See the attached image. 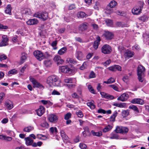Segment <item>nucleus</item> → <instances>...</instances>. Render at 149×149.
<instances>
[{
	"label": "nucleus",
	"mask_w": 149,
	"mask_h": 149,
	"mask_svg": "<svg viewBox=\"0 0 149 149\" xmlns=\"http://www.w3.org/2000/svg\"><path fill=\"white\" fill-rule=\"evenodd\" d=\"M91 133L93 136H100L102 135V132L101 131L96 132L94 130H92L91 131Z\"/></svg>",
	"instance_id": "nucleus-34"
},
{
	"label": "nucleus",
	"mask_w": 149,
	"mask_h": 149,
	"mask_svg": "<svg viewBox=\"0 0 149 149\" xmlns=\"http://www.w3.org/2000/svg\"><path fill=\"white\" fill-rule=\"evenodd\" d=\"M131 102L133 104H143L144 103L143 100L139 98H134L131 100Z\"/></svg>",
	"instance_id": "nucleus-17"
},
{
	"label": "nucleus",
	"mask_w": 149,
	"mask_h": 149,
	"mask_svg": "<svg viewBox=\"0 0 149 149\" xmlns=\"http://www.w3.org/2000/svg\"><path fill=\"white\" fill-rule=\"evenodd\" d=\"M102 36L106 40H111L113 38L114 35L112 32L107 31L104 32Z\"/></svg>",
	"instance_id": "nucleus-9"
},
{
	"label": "nucleus",
	"mask_w": 149,
	"mask_h": 149,
	"mask_svg": "<svg viewBox=\"0 0 149 149\" xmlns=\"http://www.w3.org/2000/svg\"><path fill=\"white\" fill-rule=\"evenodd\" d=\"M7 56L4 54H0V61L2 62L3 60L7 59Z\"/></svg>",
	"instance_id": "nucleus-47"
},
{
	"label": "nucleus",
	"mask_w": 149,
	"mask_h": 149,
	"mask_svg": "<svg viewBox=\"0 0 149 149\" xmlns=\"http://www.w3.org/2000/svg\"><path fill=\"white\" fill-rule=\"evenodd\" d=\"M75 114L78 117L80 118H82L84 116L82 111L80 110L77 111L75 112Z\"/></svg>",
	"instance_id": "nucleus-39"
},
{
	"label": "nucleus",
	"mask_w": 149,
	"mask_h": 149,
	"mask_svg": "<svg viewBox=\"0 0 149 149\" xmlns=\"http://www.w3.org/2000/svg\"><path fill=\"white\" fill-rule=\"evenodd\" d=\"M23 13H24L26 15H30L32 13L31 10L29 9L28 8L25 9L24 11H23Z\"/></svg>",
	"instance_id": "nucleus-46"
},
{
	"label": "nucleus",
	"mask_w": 149,
	"mask_h": 149,
	"mask_svg": "<svg viewBox=\"0 0 149 149\" xmlns=\"http://www.w3.org/2000/svg\"><path fill=\"white\" fill-rule=\"evenodd\" d=\"M67 49L66 47H63L60 49L58 52V54L60 55H62L65 53Z\"/></svg>",
	"instance_id": "nucleus-31"
},
{
	"label": "nucleus",
	"mask_w": 149,
	"mask_h": 149,
	"mask_svg": "<svg viewBox=\"0 0 149 149\" xmlns=\"http://www.w3.org/2000/svg\"><path fill=\"white\" fill-rule=\"evenodd\" d=\"M118 113L117 111H115L113 113L112 116L110 118V120L111 121H115V118L117 116Z\"/></svg>",
	"instance_id": "nucleus-27"
},
{
	"label": "nucleus",
	"mask_w": 149,
	"mask_h": 149,
	"mask_svg": "<svg viewBox=\"0 0 149 149\" xmlns=\"http://www.w3.org/2000/svg\"><path fill=\"white\" fill-rule=\"evenodd\" d=\"M61 136L64 139H66L67 136L65 135V134L63 130H61L60 132Z\"/></svg>",
	"instance_id": "nucleus-59"
},
{
	"label": "nucleus",
	"mask_w": 149,
	"mask_h": 149,
	"mask_svg": "<svg viewBox=\"0 0 149 149\" xmlns=\"http://www.w3.org/2000/svg\"><path fill=\"white\" fill-rule=\"evenodd\" d=\"M129 108L130 109L133 110L134 111L136 112L137 113H139V112L138 108L136 106L133 105H130L129 106Z\"/></svg>",
	"instance_id": "nucleus-33"
},
{
	"label": "nucleus",
	"mask_w": 149,
	"mask_h": 149,
	"mask_svg": "<svg viewBox=\"0 0 149 149\" xmlns=\"http://www.w3.org/2000/svg\"><path fill=\"white\" fill-rule=\"evenodd\" d=\"M29 25H35L38 23V21L36 19H30L26 22Z\"/></svg>",
	"instance_id": "nucleus-18"
},
{
	"label": "nucleus",
	"mask_w": 149,
	"mask_h": 149,
	"mask_svg": "<svg viewBox=\"0 0 149 149\" xmlns=\"http://www.w3.org/2000/svg\"><path fill=\"white\" fill-rule=\"evenodd\" d=\"M122 113L123 115L125 116H126L129 115V112L128 110H124L122 111Z\"/></svg>",
	"instance_id": "nucleus-60"
},
{
	"label": "nucleus",
	"mask_w": 149,
	"mask_h": 149,
	"mask_svg": "<svg viewBox=\"0 0 149 149\" xmlns=\"http://www.w3.org/2000/svg\"><path fill=\"white\" fill-rule=\"evenodd\" d=\"M34 129L33 127L31 126H28L25 127L23 129L24 132H29L33 130Z\"/></svg>",
	"instance_id": "nucleus-29"
},
{
	"label": "nucleus",
	"mask_w": 149,
	"mask_h": 149,
	"mask_svg": "<svg viewBox=\"0 0 149 149\" xmlns=\"http://www.w3.org/2000/svg\"><path fill=\"white\" fill-rule=\"evenodd\" d=\"M100 94L101 95L102 97L104 98L109 97V95L103 92H100Z\"/></svg>",
	"instance_id": "nucleus-57"
},
{
	"label": "nucleus",
	"mask_w": 149,
	"mask_h": 149,
	"mask_svg": "<svg viewBox=\"0 0 149 149\" xmlns=\"http://www.w3.org/2000/svg\"><path fill=\"white\" fill-rule=\"evenodd\" d=\"M45 111V108L42 106H40L39 108L36 110L37 115L40 116H41L43 114Z\"/></svg>",
	"instance_id": "nucleus-13"
},
{
	"label": "nucleus",
	"mask_w": 149,
	"mask_h": 149,
	"mask_svg": "<svg viewBox=\"0 0 149 149\" xmlns=\"http://www.w3.org/2000/svg\"><path fill=\"white\" fill-rule=\"evenodd\" d=\"M79 146L81 149H86V146L85 144L80 143Z\"/></svg>",
	"instance_id": "nucleus-63"
},
{
	"label": "nucleus",
	"mask_w": 149,
	"mask_h": 149,
	"mask_svg": "<svg viewBox=\"0 0 149 149\" xmlns=\"http://www.w3.org/2000/svg\"><path fill=\"white\" fill-rule=\"evenodd\" d=\"M145 70L144 67L141 65H139L137 69V74H143Z\"/></svg>",
	"instance_id": "nucleus-19"
},
{
	"label": "nucleus",
	"mask_w": 149,
	"mask_h": 149,
	"mask_svg": "<svg viewBox=\"0 0 149 149\" xmlns=\"http://www.w3.org/2000/svg\"><path fill=\"white\" fill-rule=\"evenodd\" d=\"M5 95V94L4 93L2 92L0 93V104L2 103Z\"/></svg>",
	"instance_id": "nucleus-54"
},
{
	"label": "nucleus",
	"mask_w": 149,
	"mask_h": 149,
	"mask_svg": "<svg viewBox=\"0 0 149 149\" xmlns=\"http://www.w3.org/2000/svg\"><path fill=\"white\" fill-rule=\"evenodd\" d=\"M59 70L61 72L71 74L72 73L73 70L69 68L67 65L62 66L59 68Z\"/></svg>",
	"instance_id": "nucleus-4"
},
{
	"label": "nucleus",
	"mask_w": 149,
	"mask_h": 149,
	"mask_svg": "<svg viewBox=\"0 0 149 149\" xmlns=\"http://www.w3.org/2000/svg\"><path fill=\"white\" fill-rule=\"evenodd\" d=\"M46 82L50 87L62 86L60 82L58 80L57 77L54 75L49 77L47 79Z\"/></svg>",
	"instance_id": "nucleus-1"
},
{
	"label": "nucleus",
	"mask_w": 149,
	"mask_h": 149,
	"mask_svg": "<svg viewBox=\"0 0 149 149\" xmlns=\"http://www.w3.org/2000/svg\"><path fill=\"white\" fill-rule=\"evenodd\" d=\"M112 51L110 46L107 44L104 45L101 48L102 52L104 54H109Z\"/></svg>",
	"instance_id": "nucleus-7"
},
{
	"label": "nucleus",
	"mask_w": 149,
	"mask_h": 149,
	"mask_svg": "<svg viewBox=\"0 0 149 149\" xmlns=\"http://www.w3.org/2000/svg\"><path fill=\"white\" fill-rule=\"evenodd\" d=\"M76 56L77 58L79 60H82L83 58V55L82 52L79 51H77L76 53Z\"/></svg>",
	"instance_id": "nucleus-22"
},
{
	"label": "nucleus",
	"mask_w": 149,
	"mask_h": 149,
	"mask_svg": "<svg viewBox=\"0 0 149 149\" xmlns=\"http://www.w3.org/2000/svg\"><path fill=\"white\" fill-rule=\"evenodd\" d=\"M43 59L47 58L50 56V55L49 53V52H45L44 53H43Z\"/></svg>",
	"instance_id": "nucleus-43"
},
{
	"label": "nucleus",
	"mask_w": 149,
	"mask_h": 149,
	"mask_svg": "<svg viewBox=\"0 0 149 149\" xmlns=\"http://www.w3.org/2000/svg\"><path fill=\"white\" fill-rule=\"evenodd\" d=\"M48 119L50 122L55 123L58 120V117L54 114H51L48 115Z\"/></svg>",
	"instance_id": "nucleus-10"
},
{
	"label": "nucleus",
	"mask_w": 149,
	"mask_h": 149,
	"mask_svg": "<svg viewBox=\"0 0 149 149\" xmlns=\"http://www.w3.org/2000/svg\"><path fill=\"white\" fill-rule=\"evenodd\" d=\"M113 105L120 108H125L127 106L126 104L123 102L119 103L114 102L113 104Z\"/></svg>",
	"instance_id": "nucleus-21"
},
{
	"label": "nucleus",
	"mask_w": 149,
	"mask_h": 149,
	"mask_svg": "<svg viewBox=\"0 0 149 149\" xmlns=\"http://www.w3.org/2000/svg\"><path fill=\"white\" fill-rule=\"evenodd\" d=\"M26 144V145H31L33 142V140L30 137H27L25 138Z\"/></svg>",
	"instance_id": "nucleus-23"
},
{
	"label": "nucleus",
	"mask_w": 149,
	"mask_h": 149,
	"mask_svg": "<svg viewBox=\"0 0 149 149\" xmlns=\"http://www.w3.org/2000/svg\"><path fill=\"white\" fill-rule=\"evenodd\" d=\"M134 55V53L133 52L127 49L125 52V53L124 54L123 56L125 58H129L132 57Z\"/></svg>",
	"instance_id": "nucleus-15"
},
{
	"label": "nucleus",
	"mask_w": 149,
	"mask_h": 149,
	"mask_svg": "<svg viewBox=\"0 0 149 149\" xmlns=\"http://www.w3.org/2000/svg\"><path fill=\"white\" fill-rule=\"evenodd\" d=\"M50 132L52 133H54L56 134L58 130L57 128L56 127H51L50 129Z\"/></svg>",
	"instance_id": "nucleus-48"
},
{
	"label": "nucleus",
	"mask_w": 149,
	"mask_h": 149,
	"mask_svg": "<svg viewBox=\"0 0 149 149\" xmlns=\"http://www.w3.org/2000/svg\"><path fill=\"white\" fill-rule=\"evenodd\" d=\"M118 50L122 54H123L125 53V52L127 50H126L125 48L122 46H120L118 47Z\"/></svg>",
	"instance_id": "nucleus-37"
},
{
	"label": "nucleus",
	"mask_w": 149,
	"mask_h": 149,
	"mask_svg": "<svg viewBox=\"0 0 149 149\" xmlns=\"http://www.w3.org/2000/svg\"><path fill=\"white\" fill-rule=\"evenodd\" d=\"M17 73V71L15 69H13L10 70L8 72V75L15 74Z\"/></svg>",
	"instance_id": "nucleus-50"
},
{
	"label": "nucleus",
	"mask_w": 149,
	"mask_h": 149,
	"mask_svg": "<svg viewBox=\"0 0 149 149\" xmlns=\"http://www.w3.org/2000/svg\"><path fill=\"white\" fill-rule=\"evenodd\" d=\"M4 106L8 109L10 110L13 107V103L10 100H7L5 102Z\"/></svg>",
	"instance_id": "nucleus-11"
},
{
	"label": "nucleus",
	"mask_w": 149,
	"mask_h": 149,
	"mask_svg": "<svg viewBox=\"0 0 149 149\" xmlns=\"http://www.w3.org/2000/svg\"><path fill=\"white\" fill-rule=\"evenodd\" d=\"M106 22L108 26H111L113 24L112 21L109 19H107L106 20Z\"/></svg>",
	"instance_id": "nucleus-56"
},
{
	"label": "nucleus",
	"mask_w": 149,
	"mask_h": 149,
	"mask_svg": "<svg viewBox=\"0 0 149 149\" xmlns=\"http://www.w3.org/2000/svg\"><path fill=\"white\" fill-rule=\"evenodd\" d=\"M142 75L143 74H137V75L138 76V79H139V81L141 82H142L143 80V79L142 77Z\"/></svg>",
	"instance_id": "nucleus-61"
},
{
	"label": "nucleus",
	"mask_w": 149,
	"mask_h": 149,
	"mask_svg": "<svg viewBox=\"0 0 149 149\" xmlns=\"http://www.w3.org/2000/svg\"><path fill=\"white\" fill-rule=\"evenodd\" d=\"M101 41V39L99 36H98L96 38V40L94 41L93 46L94 48L96 49L100 45V42Z\"/></svg>",
	"instance_id": "nucleus-20"
},
{
	"label": "nucleus",
	"mask_w": 149,
	"mask_h": 149,
	"mask_svg": "<svg viewBox=\"0 0 149 149\" xmlns=\"http://www.w3.org/2000/svg\"><path fill=\"white\" fill-rule=\"evenodd\" d=\"M113 125H108L103 129V131L104 132H106L111 130L113 127Z\"/></svg>",
	"instance_id": "nucleus-30"
},
{
	"label": "nucleus",
	"mask_w": 149,
	"mask_h": 149,
	"mask_svg": "<svg viewBox=\"0 0 149 149\" xmlns=\"http://www.w3.org/2000/svg\"><path fill=\"white\" fill-rule=\"evenodd\" d=\"M87 68V65L85 63H84L80 67V69L81 70H84Z\"/></svg>",
	"instance_id": "nucleus-58"
},
{
	"label": "nucleus",
	"mask_w": 149,
	"mask_h": 149,
	"mask_svg": "<svg viewBox=\"0 0 149 149\" xmlns=\"http://www.w3.org/2000/svg\"><path fill=\"white\" fill-rule=\"evenodd\" d=\"M33 16L42 19L43 20H46L48 17V13L46 12H43L42 13L37 12L34 14Z\"/></svg>",
	"instance_id": "nucleus-2"
},
{
	"label": "nucleus",
	"mask_w": 149,
	"mask_h": 149,
	"mask_svg": "<svg viewBox=\"0 0 149 149\" xmlns=\"http://www.w3.org/2000/svg\"><path fill=\"white\" fill-rule=\"evenodd\" d=\"M116 25L119 27H124L125 26L123 23L120 22H118L116 23Z\"/></svg>",
	"instance_id": "nucleus-62"
},
{
	"label": "nucleus",
	"mask_w": 149,
	"mask_h": 149,
	"mask_svg": "<svg viewBox=\"0 0 149 149\" xmlns=\"http://www.w3.org/2000/svg\"><path fill=\"white\" fill-rule=\"evenodd\" d=\"M27 58V54L24 53H22L21 57V63H24L26 60Z\"/></svg>",
	"instance_id": "nucleus-24"
},
{
	"label": "nucleus",
	"mask_w": 149,
	"mask_h": 149,
	"mask_svg": "<svg viewBox=\"0 0 149 149\" xmlns=\"http://www.w3.org/2000/svg\"><path fill=\"white\" fill-rule=\"evenodd\" d=\"M71 114L70 112L66 113L64 119L65 120L69 119L71 117Z\"/></svg>",
	"instance_id": "nucleus-55"
},
{
	"label": "nucleus",
	"mask_w": 149,
	"mask_h": 149,
	"mask_svg": "<svg viewBox=\"0 0 149 149\" xmlns=\"http://www.w3.org/2000/svg\"><path fill=\"white\" fill-rule=\"evenodd\" d=\"M139 7L136 6L133 8L132 10V12L134 15L139 14L143 8L144 3L143 2L140 1L139 2Z\"/></svg>",
	"instance_id": "nucleus-3"
},
{
	"label": "nucleus",
	"mask_w": 149,
	"mask_h": 149,
	"mask_svg": "<svg viewBox=\"0 0 149 149\" xmlns=\"http://www.w3.org/2000/svg\"><path fill=\"white\" fill-rule=\"evenodd\" d=\"M42 143L41 141L38 142L37 143L36 142L33 143L32 145L33 147H36L38 146H41Z\"/></svg>",
	"instance_id": "nucleus-42"
},
{
	"label": "nucleus",
	"mask_w": 149,
	"mask_h": 149,
	"mask_svg": "<svg viewBox=\"0 0 149 149\" xmlns=\"http://www.w3.org/2000/svg\"><path fill=\"white\" fill-rule=\"evenodd\" d=\"M117 4V3L114 1H112L110 2L107 6V8L108 9L109 8H113L115 7Z\"/></svg>",
	"instance_id": "nucleus-25"
},
{
	"label": "nucleus",
	"mask_w": 149,
	"mask_h": 149,
	"mask_svg": "<svg viewBox=\"0 0 149 149\" xmlns=\"http://www.w3.org/2000/svg\"><path fill=\"white\" fill-rule=\"evenodd\" d=\"M139 19L141 21L143 22H145L147 20L148 18L146 16L143 15L141 17L139 18Z\"/></svg>",
	"instance_id": "nucleus-52"
},
{
	"label": "nucleus",
	"mask_w": 149,
	"mask_h": 149,
	"mask_svg": "<svg viewBox=\"0 0 149 149\" xmlns=\"http://www.w3.org/2000/svg\"><path fill=\"white\" fill-rule=\"evenodd\" d=\"M115 82V80L114 78L111 77L108 79L107 81H104V83L107 84L112 83Z\"/></svg>",
	"instance_id": "nucleus-38"
},
{
	"label": "nucleus",
	"mask_w": 149,
	"mask_h": 149,
	"mask_svg": "<svg viewBox=\"0 0 149 149\" xmlns=\"http://www.w3.org/2000/svg\"><path fill=\"white\" fill-rule=\"evenodd\" d=\"M30 81L33 84L34 88H44V86L38 82L37 80L33 78L30 79Z\"/></svg>",
	"instance_id": "nucleus-5"
},
{
	"label": "nucleus",
	"mask_w": 149,
	"mask_h": 149,
	"mask_svg": "<svg viewBox=\"0 0 149 149\" xmlns=\"http://www.w3.org/2000/svg\"><path fill=\"white\" fill-rule=\"evenodd\" d=\"M11 8L10 5V4L7 5L6 7V9L5 10L6 13L8 14L9 15H11Z\"/></svg>",
	"instance_id": "nucleus-28"
},
{
	"label": "nucleus",
	"mask_w": 149,
	"mask_h": 149,
	"mask_svg": "<svg viewBox=\"0 0 149 149\" xmlns=\"http://www.w3.org/2000/svg\"><path fill=\"white\" fill-rule=\"evenodd\" d=\"M52 62L50 60H47L44 61V64L46 67H50L52 64Z\"/></svg>",
	"instance_id": "nucleus-32"
},
{
	"label": "nucleus",
	"mask_w": 149,
	"mask_h": 149,
	"mask_svg": "<svg viewBox=\"0 0 149 149\" xmlns=\"http://www.w3.org/2000/svg\"><path fill=\"white\" fill-rule=\"evenodd\" d=\"M122 126H117L115 130L116 133H121L122 132Z\"/></svg>",
	"instance_id": "nucleus-49"
},
{
	"label": "nucleus",
	"mask_w": 149,
	"mask_h": 149,
	"mask_svg": "<svg viewBox=\"0 0 149 149\" xmlns=\"http://www.w3.org/2000/svg\"><path fill=\"white\" fill-rule=\"evenodd\" d=\"M38 138L43 140H46L49 138L48 135H44L41 134H38Z\"/></svg>",
	"instance_id": "nucleus-35"
},
{
	"label": "nucleus",
	"mask_w": 149,
	"mask_h": 149,
	"mask_svg": "<svg viewBox=\"0 0 149 149\" xmlns=\"http://www.w3.org/2000/svg\"><path fill=\"white\" fill-rule=\"evenodd\" d=\"M88 88L89 91L92 93L93 94H95L96 93L95 91L93 89L92 86L91 85H88Z\"/></svg>",
	"instance_id": "nucleus-40"
},
{
	"label": "nucleus",
	"mask_w": 149,
	"mask_h": 149,
	"mask_svg": "<svg viewBox=\"0 0 149 149\" xmlns=\"http://www.w3.org/2000/svg\"><path fill=\"white\" fill-rule=\"evenodd\" d=\"M40 126L46 128H48L49 127V125L48 123L44 121L40 124Z\"/></svg>",
	"instance_id": "nucleus-51"
},
{
	"label": "nucleus",
	"mask_w": 149,
	"mask_h": 149,
	"mask_svg": "<svg viewBox=\"0 0 149 149\" xmlns=\"http://www.w3.org/2000/svg\"><path fill=\"white\" fill-rule=\"evenodd\" d=\"M77 16L78 18H83L84 17H86L87 15L85 13L80 11L77 13Z\"/></svg>",
	"instance_id": "nucleus-26"
},
{
	"label": "nucleus",
	"mask_w": 149,
	"mask_h": 149,
	"mask_svg": "<svg viewBox=\"0 0 149 149\" xmlns=\"http://www.w3.org/2000/svg\"><path fill=\"white\" fill-rule=\"evenodd\" d=\"M88 106L90 107L91 109H93L95 108V106L92 102H88L87 103Z\"/></svg>",
	"instance_id": "nucleus-44"
},
{
	"label": "nucleus",
	"mask_w": 149,
	"mask_h": 149,
	"mask_svg": "<svg viewBox=\"0 0 149 149\" xmlns=\"http://www.w3.org/2000/svg\"><path fill=\"white\" fill-rule=\"evenodd\" d=\"M88 28V24L86 22H84L80 24L79 27V31H75L74 33H81L82 32L87 29Z\"/></svg>",
	"instance_id": "nucleus-6"
},
{
	"label": "nucleus",
	"mask_w": 149,
	"mask_h": 149,
	"mask_svg": "<svg viewBox=\"0 0 149 149\" xmlns=\"http://www.w3.org/2000/svg\"><path fill=\"white\" fill-rule=\"evenodd\" d=\"M54 60L57 65L62 64L63 62V60L61 59L60 56L56 55L54 58Z\"/></svg>",
	"instance_id": "nucleus-16"
},
{
	"label": "nucleus",
	"mask_w": 149,
	"mask_h": 149,
	"mask_svg": "<svg viewBox=\"0 0 149 149\" xmlns=\"http://www.w3.org/2000/svg\"><path fill=\"white\" fill-rule=\"evenodd\" d=\"M34 56L39 61H41L43 59V53L41 51L37 50L33 53Z\"/></svg>",
	"instance_id": "nucleus-8"
},
{
	"label": "nucleus",
	"mask_w": 149,
	"mask_h": 149,
	"mask_svg": "<svg viewBox=\"0 0 149 149\" xmlns=\"http://www.w3.org/2000/svg\"><path fill=\"white\" fill-rule=\"evenodd\" d=\"M67 62L69 63L76 64L77 61H76L72 59V58H68L66 60Z\"/></svg>",
	"instance_id": "nucleus-45"
},
{
	"label": "nucleus",
	"mask_w": 149,
	"mask_h": 149,
	"mask_svg": "<svg viewBox=\"0 0 149 149\" xmlns=\"http://www.w3.org/2000/svg\"><path fill=\"white\" fill-rule=\"evenodd\" d=\"M128 129L127 127H122L121 131L122 132L121 134H124L127 133L128 131Z\"/></svg>",
	"instance_id": "nucleus-53"
},
{
	"label": "nucleus",
	"mask_w": 149,
	"mask_h": 149,
	"mask_svg": "<svg viewBox=\"0 0 149 149\" xmlns=\"http://www.w3.org/2000/svg\"><path fill=\"white\" fill-rule=\"evenodd\" d=\"M72 79L71 78H66L64 79L63 81L67 83H72Z\"/></svg>",
	"instance_id": "nucleus-41"
},
{
	"label": "nucleus",
	"mask_w": 149,
	"mask_h": 149,
	"mask_svg": "<svg viewBox=\"0 0 149 149\" xmlns=\"http://www.w3.org/2000/svg\"><path fill=\"white\" fill-rule=\"evenodd\" d=\"M129 96L127 93H125L118 97L117 100L122 102L125 101L129 98Z\"/></svg>",
	"instance_id": "nucleus-12"
},
{
	"label": "nucleus",
	"mask_w": 149,
	"mask_h": 149,
	"mask_svg": "<svg viewBox=\"0 0 149 149\" xmlns=\"http://www.w3.org/2000/svg\"><path fill=\"white\" fill-rule=\"evenodd\" d=\"M110 138L112 139H119V136L117 133H112L111 134Z\"/></svg>",
	"instance_id": "nucleus-36"
},
{
	"label": "nucleus",
	"mask_w": 149,
	"mask_h": 149,
	"mask_svg": "<svg viewBox=\"0 0 149 149\" xmlns=\"http://www.w3.org/2000/svg\"><path fill=\"white\" fill-rule=\"evenodd\" d=\"M109 86L113 88L114 90L118 91V88L115 85H109Z\"/></svg>",
	"instance_id": "nucleus-64"
},
{
	"label": "nucleus",
	"mask_w": 149,
	"mask_h": 149,
	"mask_svg": "<svg viewBox=\"0 0 149 149\" xmlns=\"http://www.w3.org/2000/svg\"><path fill=\"white\" fill-rule=\"evenodd\" d=\"M2 40L0 43L1 46H4L6 45L8 39L6 35H3L2 36Z\"/></svg>",
	"instance_id": "nucleus-14"
}]
</instances>
